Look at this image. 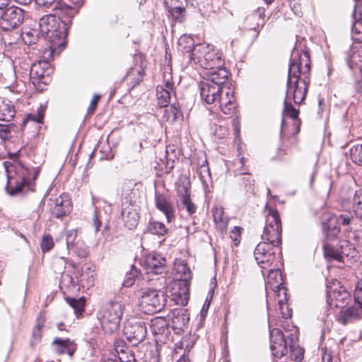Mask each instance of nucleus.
Segmentation results:
<instances>
[{
	"label": "nucleus",
	"mask_w": 362,
	"mask_h": 362,
	"mask_svg": "<svg viewBox=\"0 0 362 362\" xmlns=\"http://www.w3.org/2000/svg\"><path fill=\"white\" fill-rule=\"evenodd\" d=\"M119 358L121 362H136V356L133 350H122L119 354Z\"/></svg>",
	"instance_id": "46"
},
{
	"label": "nucleus",
	"mask_w": 362,
	"mask_h": 362,
	"mask_svg": "<svg viewBox=\"0 0 362 362\" xmlns=\"http://www.w3.org/2000/svg\"><path fill=\"white\" fill-rule=\"evenodd\" d=\"M35 30L28 31L23 33V39L28 45H35L39 41V37Z\"/></svg>",
	"instance_id": "48"
},
{
	"label": "nucleus",
	"mask_w": 362,
	"mask_h": 362,
	"mask_svg": "<svg viewBox=\"0 0 362 362\" xmlns=\"http://www.w3.org/2000/svg\"><path fill=\"white\" fill-rule=\"evenodd\" d=\"M177 206L179 210L185 209L189 215H192L197 211V206L190 199V182L185 177L180 180L177 187Z\"/></svg>",
	"instance_id": "12"
},
{
	"label": "nucleus",
	"mask_w": 362,
	"mask_h": 362,
	"mask_svg": "<svg viewBox=\"0 0 362 362\" xmlns=\"http://www.w3.org/2000/svg\"><path fill=\"white\" fill-rule=\"evenodd\" d=\"M175 268L177 274H180V279L175 283L179 290L175 291L173 295L177 304L187 305L189 298V284L192 279V272L187 263L181 260L176 262Z\"/></svg>",
	"instance_id": "5"
},
{
	"label": "nucleus",
	"mask_w": 362,
	"mask_h": 362,
	"mask_svg": "<svg viewBox=\"0 0 362 362\" xmlns=\"http://www.w3.org/2000/svg\"><path fill=\"white\" fill-rule=\"evenodd\" d=\"M15 115L14 107L10 101L0 99V120L9 122Z\"/></svg>",
	"instance_id": "31"
},
{
	"label": "nucleus",
	"mask_w": 362,
	"mask_h": 362,
	"mask_svg": "<svg viewBox=\"0 0 362 362\" xmlns=\"http://www.w3.org/2000/svg\"><path fill=\"white\" fill-rule=\"evenodd\" d=\"M237 175H243L241 177L240 181L245 186L247 191L253 190L252 186L254 180L252 179L250 175L247 172H243L242 170H235V176Z\"/></svg>",
	"instance_id": "41"
},
{
	"label": "nucleus",
	"mask_w": 362,
	"mask_h": 362,
	"mask_svg": "<svg viewBox=\"0 0 362 362\" xmlns=\"http://www.w3.org/2000/svg\"><path fill=\"white\" fill-rule=\"evenodd\" d=\"M354 86L358 93H362V69H361V77L356 80Z\"/></svg>",
	"instance_id": "63"
},
{
	"label": "nucleus",
	"mask_w": 362,
	"mask_h": 362,
	"mask_svg": "<svg viewBox=\"0 0 362 362\" xmlns=\"http://www.w3.org/2000/svg\"><path fill=\"white\" fill-rule=\"evenodd\" d=\"M324 253L327 258L335 259L338 262L343 261V255L338 250L334 249L332 245L326 244L324 245Z\"/></svg>",
	"instance_id": "36"
},
{
	"label": "nucleus",
	"mask_w": 362,
	"mask_h": 362,
	"mask_svg": "<svg viewBox=\"0 0 362 362\" xmlns=\"http://www.w3.org/2000/svg\"><path fill=\"white\" fill-rule=\"evenodd\" d=\"M322 362H332V355L330 351L325 349L322 356Z\"/></svg>",
	"instance_id": "62"
},
{
	"label": "nucleus",
	"mask_w": 362,
	"mask_h": 362,
	"mask_svg": "<svg viewBox=\"0 0 362 362\" xmlns=\"http://www.w3.org/2000/svg\"><path fill=\"white\" fill-rule=\"evenodd\" d=\"M70 250H72L80 258L87 257L89 252L88 247L86 246L85 243L81 239L76 241L74 246Z\"/></svg>",
	"instance_id": "34"
},
{
	"label": "nucleus",
	"mask_w": 362,
	"mask_h": 362,
	"mask_svg": "<svg viewBox=\"0 0 362 362\" xmlns=\"http://www.w3.org/2000/svg\"><path fill=\"white\" fill-rule=\"evenodd\" d=\"M135 282V275L132 272L127 273L125 279L123 281L124 287H130L134 285Z\"/></svg>",
	"instance_id": "57"
},
{
	"label": "nucleus",
	"mask_w": 362,
	"mask_h": 362,
	"mask_svg": "<svg viewBox=\"0 0 362 362\" xmlns=\"http://www.w3.org/2000/svg\"><path fill=\"white\" fill-rule=\"evenodd\" d=\"M358 305H352L348 308H343L338 316V321L342 325H346L347 323L357 320L360 317V310Z\"/></svg>",
	"instance_id": "26"
},
{
	"label": "nucleus",
	"mask_w": 362,
	"mask_h": 362,
	"mask_svg": "<svg viewBox=\"0 0 362 362\" xmlns=\"http://www.w3.org/2000/svg\"><path fill=\"white\" fill-rule=\"evenodd\" d=\"M45 112V107L43 105H40L37 108V111L36 113H30L27 115L26 119L24 120L23 123H28L30 121L37 122V123H42L44 115Z\"/></svg>",
	"instance_id": "38"
},
{
	"label": "nucleus",
	"mask_w": 362,
	"mask_h": 362,
	"mask_svg": "<svg viewBox=\"0 0 362 362\" xmlns=\"http://www.w3.org/2000/svg\"><path fill=\"white\" fill-rule=\"evenodd\" d=\"M322 230L327 240H334L339 233L337 218L330 214H325L322 218Z\"/></svg>",
	"instance_id": "19"
},
{
	"label": "nucleus",
	"mask_w": 362,
	"mask_h": 362,
	"mask_svg": "<svg viewBox=\"0 0 362 362\" xmlns=\"http://www.w3.org/2000/svg\"><path fill=\"white\" fill-rule=\"evenodd\" d=\"M166 264V259L160 255L151 253L144 255L141 260V265L148 274H161Z\"/></svg>",
	"instance_id": "16"
},
{
	"label": "nucleus",
	"mask_w": 362,
	"mask_h": 362,
	"mask_svg": "<svg viewBox=\"0 0 362 362\" xmlns=\"http://www.w3.org/2000/svg\"><path fill=\"white\" fill-rule=\"evenodd\" d=\"M72 209L71 202L67 194H62L54 200V205L51 208L52 215L61 218L68 215Z\"/></svg>",
	"instance_id": "20"
},
{
	"label": "nucleus",
	"mask_w": 362,
	"mask_h": 362,
	"mask_svg": "<svg viewBox=\"0 0 362 362\" xmlns=\"http://www.w3.org/2000/svg\"><path fill=\"white\" fill-rule=\"evenodd\" d=\"M354 296L355 303L362 310V279L357 283Z\"/></svg>",
	"instance_id": "51"
},
{
	"label": "nucleus",
	"mask_w": 362,
	"mask_h": 362,
	"mask_svg": "<svg viewBox=\"0 0 362 362\" xmlns=\"http://www.w3.org/2000/svg\"><path fill=\"white\" fill-rule=\"evenodd\" d=\"M272 291L276 293L282 317L284 318L290 317L291 316V310H289L287 306L288 298L286 287L282 284L280 286L276 287V289Z\"/></svg>",
	"instance_id": "24"
},
{
	"label": "nucleus",
	"mask_w": 362,
	"mask_h": 362,
	"mask_svg": "<svg viewBox=\"0 0 362 362\" xmlns=\"http://www.w3.org/2000/svg\"><path fill=\"white\" fill-rule=\"evenodd\" d=\"M264 8L259 7L254 13L247 17L250 28L255 31L259 30L264 24Z\"/></svg>",
	"instance_id": "27"
},
{
	"label": "nucleus",
	"mask_w": 362,
	"mask_h": 362,
	"mask_svg": "<svg viewBox=\"0 0 362 362\" xmlns=\"http://www.w3.org/2000/svg\"><path fill=\"white\" fill-rule=\"evenodd\" d=\"M337 221L343 225H348L350 223V218L344 215H341L339 218H337Z\"/></svg>",
	"instance_id": "64"
},
{
	"label": "nucleus",
	"mask_w": 362,
	"mask_h": 362,
	"mask_svg": "<svg viewBox=\"0 0 362 362\" xmlns=\"http://www.w3.org/2000/svg\"><path fill=\"white\" fill-rule=\"evenodd\" d=\"M241 228L235 226L230 232V238L233 240L235 244L237 245L240 243V235L241 233Z\"/></svg>",
	"instance_id": "56"
},
{
	"label": "nucleus",
	"mask_w": 362,
	"mask_h": 362,
	"mask_svg": "<svg viewBox=\"0 0 362 362\" xmlns=\"http://www.w3.org/2000/svg\"><path fill=\"white\" fill-rule=\"evenodd\" d=\"M59 0H35V4L39 6L45 8L54 6L58 3Z\"/></svg>",
	"instance_id": "53"
},
{
	"label": "nucleus",
	"mask_w": 362,
	"mask_h": 362,
	"mask_svg": "<svg viewBox=\"0 0 362 362\" xmlns=\"http://www.w3.org/2000/svg\"><path fill=\"white\" fill-rule=\"evenodd\" d=\"M54 246V241L52 237L49 235H45L42 237L40 243L41 249L43 252L49 251Z\"/></svg>",
	"instance_id": "49"
},
{
	"label": "nucleus",
	"mask_w": 362,
	"mask_h": 362,
	"mask_svg": "<svg viewBox=\"0 0 362 362\" xmlns=\"http://www.w3.org/2000/svg\"><path fill=\"white\" fill-rule=\"evenodd\" d=\"M100 98V95H93V97L90 101V105L88 107V112L89 113H93L95 111Z\"/></svg>",
	"instance_id": "59"
},
{
	"label": "nucleus",
	"mask_w": 362,
	"mask_h": 362,
	"mask_svg": "<svg viewBox=\"0 0 362 362\" xmlns=\"http://www.w3.org/2000/svg\"><path fill=\"white\" fill-rule=\"evenodd\" d=\"M192 39L187 35H182L178 40L180 46L185 45V44H192Z\"/></svg>",
	"instance_id": "61"
},
{
	"label": "nucleus",
	"mask_w": 362,
	"mask_h": 362,
	"mask_svg": "<svg viewBox=\"0 0 362 362\" xmlns=\"http://www.w3.org/2000/svg\"><path fill=\"white\" fill-rule=\"evenodd\" d=\"M0 28L4 30H11L18 27L23 21V11L16 6H11L0 11Z\"/></svg>",
	"instance_id": "13"
},
{
	"label": "nucleus",
	"mask_w": 362,
	"mask_h": 362,
	"mask_svg": "<svg viewBox=\"0 0 362 362\" xmlns=\"http://www.w3.org/2000/svg\"><path fill=\"white\" fill-rule=\"evenodd\" d=\"M122 315V305L117 302L110 301L101 308L98 318L103 329L106 332L112 333L119 327Z\"/></svg>",
	"instance_id": "6"
},
{
	"label": "nucleus",
	"mask_w": 362,
	"mask_h": 362,
	"mask_svg": "<svg viewBox=\"0 0 362 362\" xmlns=\"http://www.w3.org/2000/svg\"><path fill=\"white\" fill-rule=\"evenodd\" d=\"M212 212L216 227L221 231L226 230L228 223V218L225 214L223 209L222 207L216 206L213 208Z\"/></svg>",
	"instance_id": "30"
},
{
	"label": "nucleus",
	"mask_w": 362,
	"mask_h": 362,
	"mask_svg": "<svg viewBox=\"0 0 362 362\" xmlns=\"http://www.w3.org/2000/svg\"><path fill=\"white\" fill-rule=\"evenodd\" d=\"M353 38L356 41H362V21H356L351 28Z\"/></svg>",
	"instance_id": "47"
},
{
	"label": "nucleus",
	"mask_w": 362,
	"mask_h": 362,
	"mask_svg": "<svg viewBox=\"0 0 362 362\" xmlns=\"http://www.w3.org/2000/svg\"><path fill=\"white\" fill-rule=\"evenodd\" d=\"M66 300L67 303L74 310L76 314H81L83 312L86 302L84 298L82 297L78 299L66 298Z\"/></svg>",
	"instance_id": "35"
},
{
	"label": "nucleus",
	"mask_w": 362,
	"mask_h": 362,
	"mask_svg": "<svg viewBox=\"0 0 362 362\" xmlns=\"http://www.w3.org/2000/svg\"><path fill=\"white\" fill-rule=\"evenodd\" d=\"M310 59L308 52H299L294 49L288 67L284 116L293 119L296 134L300 131V121L298 118V111L293 107L292 102L299 105L305 100L310 82Z\"/></svg>",
	"instance_id": "1"
},
{
	"label": "nucleus",
	"mask_w": 362,
	"mask_h": 362,
	"mask_svg": "<svg viewBox=\"0 0 362 362\" xmlns=\"http://www.w3.org/2000/svg\"><path fill=\"white\" fill-rule=\"evenodd\" d=\"M286 343L283 332L279 329H272L270 330V344Z\"/></svg>",
	"instance_id": "44"
},
{
	"label": "nucleus",
	"mask_w": 362,
	"mask_h": 362,
	"mask_svg": "<svg viewBox=\"0 0 362 362\" xmlns=\"http://www.w3.org/2000/svg\"><path fill=\"white\" fill-rule=\"evenodd\" d=\"M4 166L6 171L7 184L6 186V192L11 196H15L22 193H26L30 189V182H28V169L20 165L16 167L14 172L12 168H14L13 164L5 161Z\"/></svg>",
	"instance_id": "4"
},
{
	"label": "nucleus",
	"mask_w": 362,
	"mask_h": 362,
	"mask_svg": "<svg viewBox=\"0 0 362 362\" xmlns=\"http://www.w3.org/2000/svg\"><path fill=\"white\" fill-rule=\"evenodd\" d=\"M43 326V321L38 320L37 325L34 327L32 333V339L30 341V344L32 346H35L40 341L42 337L41 329Z\"/></svg>",
	"instance_id": "40"
},
{
	"label": "nucleus",
	"mask_w": 362,
	"mask_h": 362,
	"mask_svg": "<svg viewBox=\"0 0 362 362\" xmlns=\"http://www.w3.org/2000/svg\"><path fill=\"white\" fill-rule=\"evenodd\" d=\"M185 51H191V60L203 69H208L223 66L222 54L211 45L197 44L192 50L189 49Z\"/></svg>",
	"instance_id": "3"
},
{
	"label": "nucleus",
	"mask_w": 362,
	"mask_h": 362,
	"mask_svg": "<svg viewBox=\"0 0 362 362\" xmlns=\"http://www.w3.org/2000/svg\"><path fill=\"white\" fill-rule=\"evenodd\" d=\"M291 358L296 361H301L303 358V352L300 348L294 349L293 346H290Z\"/></svg>",
	"instance_id": "54"
},
{
	"label": "nucleus",
	"mask_w": 362,
	"mask_h": 362,
	"mask_svg": "<svg viewBox=\"0 0 362 362\" xmlns=\"http://www.w3.org/2000/svg\"><path fill=\"white\" fill-rule=\"evenodd\" d=\"M69 1L73 6L59 1L53 7V11L57 13L59 12L60 16L49 14L42 16L40 20V31L45 35L44 39H48L50 43L49 49L45 52L48 57H51L54 52L59 53L64 48L67 30L71 24V20L78 13L85 0H82L81 4L71 0Z\"/></svg>",
	"instance_id": "2"
},
{
	"label": "nucleus",
	"mask_w": 362,
	"mask_h": 362,
	"mask_svg": "<svg viewBox=\"0 0 362 362\" xmlns=\"http://www.w3.org/2000/svg\"><path fill=\"white\" fill-rule=\"evenodd\" d=\"M281 221L279 212L275 209H269L261 236L262 243H269L279 247L281 244Z\"/></svg>",
	"instance_id": "7"
},
{
	"label": "nucleus",
	"mask_w": 362,
	"mask_h": 362,
	"mask_svg": "<svg viewBox=\"0 0 362 362\" xmlns=\"http://www.w3.org/2000/svg\"><path fill=\"white\" fill-rule=\"evenodd\" d=\"M148 231L154 235L162 236L167 233L168 229L165 226L159 221H151L148 225Z\"/></svg>",
	"instance_id": "33"
},
{
	"label": "nucleus",
	"mask_w": 362,
	"mask_h": 362,
	"mask_svg": "<svg viewBox=\"0 0 362 362\" xmlns=\"http://www.w3.org/2000/svg\"><path fill=\"white\" fill-rule=\"evenodd\" d=\"M282 284H284V279L280 269H271L266 281V290H274Z\"/></svg>",
	"instance_id": "29"
},
{
	"label": "nucleus",
	"mask_w": 362,
	"mask_h": 362,
	"mask_svg": "<svg viewBox=\"0 0 362 362\" xmlns=\"http://www.w3.org/2000/svg\"><path fill=\"white\" fill-rule=\"evenodd\" d=\"M192 346V345L189 344L188 339L183 338L180 341L175 344L174 351L175 354H179L180 353V351L185 347V352L183 354L185 356L186 351H189Z\"/></svg>",
	"instance_id": "52"
},
{
	"label": "nucleus",
	"mask_w": 362,
	"mask_h": 362,
	"mask_svg": "<svg viewBox=\"0 0 362 362\" xmlns=\"http://www.w3.org/2000/svg\"><path fill=\"white\" fill-rule=\"evenodd\" d=\"M52 68L47 60H39L32 64L30 70V78L35 86L42 83L47 84L50 81Z\"/></svg>",
	"instance_id": "15"
},
{
	"label": "nucleus",
	"mask_w": 362,
	"mask_h": 362,
	"mask_svg": "<svg viewBox=\"0 0 362 362\" xmlns=\"http://www.w3.org/2000/svg\"><path fill=\"white\" fill-rule=\"evenodd\" d=\"M147 334L144 322H137V349L141 362H159L157 346L154 342L143 343Z\"/></svg>",
	"instance_id": "8"
},
{
	"label": "nucleus",
	"mask_w": 362,
	"mask_h": 362,
	"mask_svg": "<svg viewBox=\"0 0 362 362\" xmlns=\"http://www.w3.org/2000/svg\"><path fill=\"white\" fill-rule=\"evenodd\" d=\"M350 157L355 164L362 166V144H356L351 148Z\"/></svg>",
	"instance_id": "37"
},
{
	"label": "nucleus",
	"mask_w": 362,
	"mask_h": 362,
	"mask_svg": "<svg viewBox=\"0 0 362 362\" xmlns=\"http://www.w3.org/2000/svg\"><path fill=\"white\" fill-rule=\"evenodd\" d=\"M139 62L140 69L137 71V83L139 81H143L144 76L146 74V69L148 65L146 57L141 53H137V63Z\"/></svg>",
	"instance_id": "39"
},
{
	"label": "nucleus",
	"mask_w": 362,
	"mask_h": 362,
	"mask_svg": "<svg viewBox=\"0 0 362 362\" xmlns=\"http://www.w3.org/2000/svg\"><path fill=\"white\" fill-rule=\"evenodd\" d=\"M136 187L134 180H128L124 182L122 187V196L127 199L125 204L129 202L128 206H125L122 211V216L124 221L125 226L129 230L136 228V209L132 204L134 197V189Z\"/></svg>",
	"instance_id": "9"
},
{
	"label": "nucleus",
	"mask_w": 362,
	"mask_h": 362,
	"mask_svg": "<svg viewBox=\"0 0 362 362\" xmlns=\"http://www.w3.org/2000/svg\"><path fill=\"white\" fill-rule=\"evenodd\" d=\"M270 349L273 355L278 358L286 355L288 352L286 343L272 344H270Z\"/></svg>",
	"instance_id": "42"
},
{
	"label": "nucleus",
	"mask_w": 362,
	"mask_h": 362,
	"mask_svg": "<svg viewBox=\"0 0 362 362\" xmlns=\"http://www.w3.org/2000/svg\"><path fill=\"white\" fill-rule=\"evenodd\" d=\"M139 301V306L142 312L153 314L162 310L165 303V298L157 291L148 289L142 292Z\"/></svg>",
	"instance_id": "10"
},
{
	"label": "nucleus",
	"mask_w": 362,
	"mask_h": 362,
	"mask_svg": "<svg viewBox=\"0 0 362 362\" xmlns=\"http://www.w3.org/2000/svg\"><path fill=\"white\" fill-rule=\"evenodd\" d=\"M328 291L327 293L330 295V296H332L334 298L337 300H343L344 299L349 297V293L346 291L344 288H340V290L337 292V288H332V287H329L327 286Z\"/></svg>",
	"instance_id": "45"
},
{
	"label": "nucleus",
	"mask_w": 362,
	"mask_h": 362,
	"mask_svg": "<svg viewBox=\"0 0 362 362\" xmlns=\"http://www.w3.org/2000/svg\"><path fill=\"white\" fill-rule=\"evenodd\" d=\"M163 84L156 87L158 103L160 107H166L170 103L171 95L175 94V83L172 76V68L167 66L164 68Z\"/></svg>",
	"instance_id": "11"
},
{
	"label": "nucleus",
	"mask_w": 362,
	"mask_h": 362,
	"mask_svg": "<svg viewBox=\"0 0 362 362\" xmlns=\"http://www.w3.org/2000/svg\"><path fill=\"white\" fill-rule=\"evenodd\" d=\"M199 88L202 100L207 104H214L215 105H216L218 97L224 88V87H219L214 83L204 81L200 82Z\"/></svg>",
	"instance_id": "17"
},
{
	"label": "nucleus",
	"mask_w": 362,
	"mask_h": 362,
	"mask_svg": "<svg viewBox=\"0 0 362 362\" xmlns=\"http://www.w3.org/2000/svg\"><path fill=\"white\" fill-rule=\"evenodd\" d=\"M93 226L95 227V232L99 230V228L101 226V221L100 220L99 212L97 209H95L93 217Z\"/></svg>",
	"instance_id": "60"
},
{
	"label": "nucleus",
	"mask_w": 362,
	"mask_h": 362,
	"mask_svg": "<svg viewBox=\"0 0 362 362\" xmlns=\"http://www.w3.org/2000/svg\"><path fill=\"white\" fill-rule=\"evenodd\" d=\"M54 351L58 355L67 354L72 357L76 350V344L69 338L56 337L52 342Z\"/></svg>",
	"instance_id": "21"
},
{
	"label": "nucleus",
	"mask_w": 362,
	"mask_h": 362,
	"mask_svg": "<svg viewBox=\"0 0 362 362\" xmlns=\"http://www.w3.org/2000/svg\"><path fill=\"white\" fill-rule=\"evenodd\" d=\"M233 93L234 91L231 88L224 87L217 98L216 105H218V107L225 115H231L235 110Z\"/></svg>",
	"instance_id": "18"
},
{
	"label": "nucleus",
	"mask_w": 362,
	"mask_h": 362,
	"mask_svg": "<svg viewBox=\"0 0 362 362\" xmlns=\"http://www.w3.org/2000/svg\"><path fill=\"white\" fill-rule=\"evenodd\" d=\"M352 209L356 216L362 218V189L356 190L352 199Z\"/></svg>",
	"instance_id": "32"
},
{
	"label": "nucleus",
	"mask_w": 362,
	"mask_h": 362,
	"mask_svg": "<svg viewBox=\"0 0 362 362\" xmlns=\"http://www.w3.org/2000/svg\"><path fill=\"white\" fill-rule=\"evenodd\" d=\"M156 208L163 213L166 217L168 222H172L175 218V210L171 202L162 194H156Z\"/></svg>",
	"instance_id": "23"
},
{
	"label": "nucleus",
	"mask_w": 362,
	"mask_h": 362,
	"mask_svg": "<svg viewBox=\"0 0 362 362\" xmlns=\"http://www.w3.org/2000/svg\"><path fill=\"white\" fill-rule=\"evenodd\" d=\"M96 273L95 269L89 265H85L82 267L81 273L79 276V281L83 287L88 288L95 285Z\"/></svg>",
	"instance_id": "28"
},
{
	"label": "nucleus",
	"mask_w": 362,
	"mask_h": 362,
	"mask_svg": "<svg viewBox=\"0 0 362 362\" xmlns=\"http://www.w3.org/2000/svg\"><path fill=\"white\" fill-rule=\"evenodd\" d=\"M278 250H280L279 246L273 245L269 243L261 242L254 251L255 258L259 267L265 269L272 266Z\"/></svg>",
	"instance_id": "14"
},
{
	"label": "nucleus",
	"mask_w": 362,
	"mask_h": 362,
	"mask_svg": "<svg viewBox=\"0 0 362 362\" xmlns=\"http://www.w3.org/2000/svg\"><path fill=\"white\" fill-rule=\"evenodd\" d=\"M124 333L127 336V339L129 341L135 337L136 329L133 326V322H132L130 320H128L125 322Z\"/></svg>",
	"instance_id": "50"
},
{
	"label": "nucleus",
	"mask_w": 362,
	"mask_h": 362,
	"mask_svg": "<svg viewBox=\"0 0 362 362\" xmlns=\"http://www.w3.org/2000/svg\"><path fill=\"white\" fill-rule=\"evenodd\" d=\"M169 11L172 14L173 17L175 19L179 20L180 18H181L183 12L185 11V8L180 7V6L174 7V8H171L169 10Z\"/></svg>",
	"instance_id": "58"
},
{
	"label": "nucleus",
	"mask_w": 362,
	"mask_h": 362,
	"mask_svg": "<svg viewBox=\"0 0 362 362\" xmlns=\"http://www.w3.org/2000/svg\"><path fill=\"white\" fill-rule=\"evenodd\" d=\"M168 317L171 319L172 327L175 330H182L189 322V317L182 309H175L170 312Z\"/></svg>",
	"instance_id": "25"
},
{
	"label": "nucleus",
	"mask_w": 362,
	"mask_h": 362,
	"mask_svg": "<svg viewBox=\"0 0 362 362\" xmlns=\"http://www.w3.org/2000/svg\"><path fill=\"white\" fill-rule=\"evenodd\" d=\"M100 153H101V156L100 157V160H109L112 158L111 149L108 144L105 145V146L100 150Z\"/></svg>",
	"instance_id": "55"
},
{
	"label": "nucleus",
	"mask_w": 362,
	"mask_h": 362,
	"mask_svg": "<svg viewBox=\"0 0 362 362\" xmlns=\"http://www.w3.org/2000/svg\"><path fill=\"white\" fill-rule=\"evenodd\" d=\"M66 244L69 250L73 247L79 238L77 236V230L75 229L68 230L65 232Z\"/></svg>",
	"instance_id": "43"
},
{
	"label": "nucleus",
	"mask_w": 362,
	"mask_h": 362,
	"mask_svg": "<svg viewBox=\"0 0 362 362\" xmlns=\"http://www.w3.org/2000/svg\"><path fill=\"white\" fill-rule=\"evenodd\" d=\"M208 69L209 71L206 74V78L204 81L214 83L219 87H226L225 82L228 76V70L223 66Z\"/></svg>",
	"instance_id": "22"
}]
</instances>
